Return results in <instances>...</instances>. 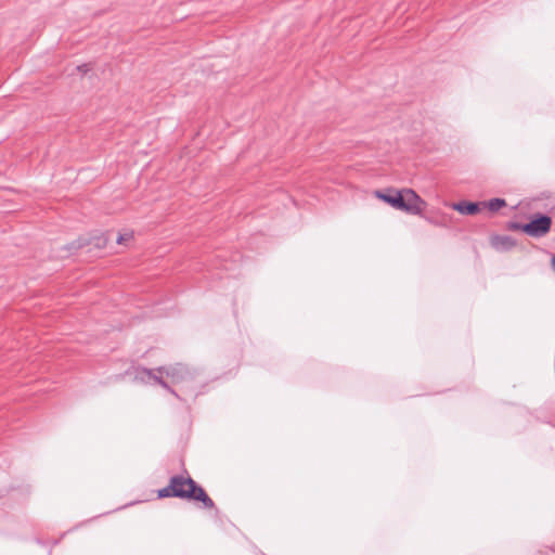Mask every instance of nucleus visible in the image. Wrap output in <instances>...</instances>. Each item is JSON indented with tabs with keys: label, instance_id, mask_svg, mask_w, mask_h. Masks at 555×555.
Instances as JSON below:
<instances>
[{
	"label": "nucleus",
	"instance_id": "1",
	"mask_svg": "<svg viewBox=\"0 0 555 555\" xmlns=\"http://www.w3.org/2000/svg\"><path fill=\"white\" fill-rule=\"evenodd\" d=\"M169 491L172 495L190 498L202 502L206 507H214V503L207 493L201 487H197L191 478H172L169 483Z\"/></svg>",
	"mask_w": 555,
	"mask_h": 555
},
{
	"label": "nucleus",
	"instance_id": "2",
	"mask_svg": "<svg viewBox=\"0 0 555 555\" xmlns=\"http://www.w3.org/2000/svg\"><path fill=\"white\" fill-rule=\"evenodd\" d=\"M404 209L421 212L425 202L412 190H403Z\"/></svg>",
	"mask_w": 555,
	"mask_h": 555
},
{
	"label": "nucleus",
	"instance_id": "3",
	"mask_svg": "<svg viewBox=\"0 0 555 555\" xmlns=\"http://www.w3.org/2000/svg\"><path fill=\"white\" fill-rule=\"evenodd\" d=\"M551 228V219L548 217H540L532 220L525 227L526 232L530 234H544Z\"/></svg>",
	"mask_w": 555,
	"mask_h": 555
},
{
	"label": "nucleus",
	"instance_id": "4",
	"mask_svg": "<svg viewBox=\"0 0 555 555\" xmlns=\"http://www.w3.org/2000/svg\"><path fill=\"white\" fill-rule=\"evenodd\" d=\"M382 198L387 203L391 204L396 208L404 209L403 191L398 192L393 196L383 195Z\"/></svg>",
	"mask_w": 555,
	"mask_h": 555
},
{
	"label": "nucleus",
	"instance_id": "5",
	"mask_svg": "<svg viewBox=\"0 0 555 555\" xmlns=\"http://www.w3.org/2000/svg\"><path fill=\"white\" fill-rule=\"evenodd\" d=\"M455 209L462 214L473 215L479 211V206L475 203H461L455 205Z\"/></svg>",
	"mask_w": 555,
	"mask_h": 555
},
{
	"label": "nucleus",
	"instance_id": "6",
	"mask_svg": "<svg viewBox=\"0 0 555 555\" xmlns=\"http://www.w3.org/2000/svg\"><path fill=\"white\" fill-rule=\"evenodd\" d=\"M483 205L489 210L496 211L505 205V202L503 199L495 198V199L489 201L488 203H485Z\"/></svg>",
	"mask_w": 555,
	"mask_h": 555
},
{
	"label": "nucleus",
	"instance_id": "7",
	"mask_svg": "<svg viewBox=\"0 0 555 555\" xmlns=\"http://www.w3.org/2000/svg\"><path fill=\"white\" fill-rule=\"evenodd\" d=\"M76 69L82 74H87L91 68L89 64H82L77 66Z\"/></svg>",
	"mask_w": 555,
	"mask_h": 555
},
{
	"label": "nucleus",
	"instance_id": "8",
	"mask_svg": "<svg viewBox=\"0 0 555 555\" xmlns=\"http://www.w3.org/2000/svg\"><path fill=\"white\" fill-rule=\"evenodd\" d=\"M553 267L555 268V257L552 260Z\"/></svg>",
	"mask_w": 555,
	"mask_h": 555
}]
</instances>
